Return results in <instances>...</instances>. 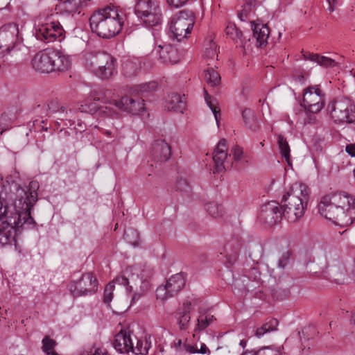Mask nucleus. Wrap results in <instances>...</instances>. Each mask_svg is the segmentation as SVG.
Listing matches in <instances>:
<instances>
[{
    "label": "nucleus",
    "mask_w": 355,
    "mask_h": 355,
    "mask_svg": "<svg viewBox=\"0 0 355 355\" xmlns=\"http://www.w3.org/2000/svg\"><path fill=\"white\" fill-rule=\"evenodd\" d=\"M324 93L318 86H310L304 90L302 105L309 112L317 114L324 106Z\"/></svg>",
    "instance_id": "9d476101"
},
{
    "label": "nucleus",
    "mask_w": 355,
    "mask_h": 355,
    "mask_svg": "<svg viewBox=\"0 0 355 355\" xmlns=\"http://www.w3.org/2000/svg\"><path fill=\"white\" fill-rule=\"evenodd\" d=\"M156 52L164 63L175 64L180 60L177 49L171 44L159 45Z\"/></svg>",
    "instance_id": "5701e85b"
},
{
    "label": "nucleus",
    "mask_w": 355,
    "mask_h": 355,
    "mask_svg": "<svg viewBox=\"0 0 355 355\" xmlns=\"http://www.w3.org/2000/svg\"><path fill=\"white\" fill-rule=\"evenodd\" d=\"M319 204L349 209L355 207V198L343 192H335L324 196Z\"/></svg>",
    "instance_id": "f3484780"
},
{
    "label": "nucleus",
    "mask_w": 355,
    "mask_h": 355,
    "mask_svg": "<svg viewBox=\"0 0 355 355\" xmlns=\"http://www.w3.org/2000/svg\"><path fill=\"white\" fill-rule=\"evenodd\" d=\"M282 216V205L280 207L277 201H270L261 206L258 218L261 223L273 226L281 221Z\"/></svg>",
    "instance_id": "ddd939ff"
},
{
    "label": "nucleus",
    "mask_w": 355,
    "mask_h": 355,
    "mask_svg": "<svg viewBox=\"0 0 355 355\" xmlns=\"http://www.w3.org/2000/svg\"><path fill=\"white\" fill-rule=\"evenodd\" d=\"M189 0H166L167 5L171 8H178L184 6Z\"/></svg>",
    "instance_id": "3c124183"
},
{
    "label": "nucleus",
    "mask_w": 355,
    "mask_h": 355,
    "mask_svg": "<svg viewBox=\"0 0 355 355\" xmlns=\"http://www.w3.org/2000/svg\"><path fill=\"white\" fill-rule=\"evenodd\" d=\"M205 79L206 82L212 87L217 86L220 83L219 73L212 68L205 70Z\"/></svg>",
    "instance_id": "c9c22d12"
},
{
    "label": "nucleus",
    "mask_w": 355,
    "mask_h": 355,
    "mask_svg": "<svg viewBox=\"0 0 355 355\" xmlns=\"http://www.w3.org/2000/svg\"><path fill=\"white\" fill-rule=\"evenodd\" d=\"M194 24L193 12L191 10H183L172 18L169 30L173 35V37L180 42L191 33Z\"/></svg>",
    "instance_id": "6e6552de"
},
{
    "label": "nucleus",
    "mask_w": 355,
    "mask_h": 355,
    "mask_svg": "<svg viewBox=\"0 0 355 355\" xmlns=\"http://www.w3.org/2000/svg\"><path fill=\"white\" fill-rule=\"evenodd\" d=\"M231 153L235 161H239L243 157V150L238 145H235L232 148Z\"/></svg>",
    "instance_id": "09e8293b"
},
{
    "label": "nucleus",
    "mask_w": 355,
    "mask_h": 355,
    "mask_svg": "<svg viewBox=\"0 0 355 355\" xmlns=\"http://www.w3.org/2000/svg\"><path fill=\"white\" fill-rule=\"evenodd\" d=\"M345 151L351 157H355V144H349L345 146Z\"/></svg>",
    "instance_id": "13d9d810"
},
{
    "label": "nucleus",
    "mask_w": 355,
    "mask_h": 355,
    "mask_svg": "<svg viewBox=\"0 0 355 355\" xmlns=\"http://www.w3.org/2000/svg\"><path fill=\"white\" fill-rule=\"evenodd\" d=\"M254 355H277L269 348L265 347L260 349L257 351H254Z\"/></svg>",
    "instance_id": "6e6d98bb"
},
{
    "label": "nucleus",
    "mask_w": 355,
    "mask_h": 355,
    "mask_svg": "<svg viewBox=\"0 0 355 355\" xmlns=\"http://www.w3.org/2000/svg\"><path fill=\"white\" fill-rule=\"evenodd\" d=\"M242 117L245 124L251 130H255L257 128V120L253 112L250 109H245L242 112Z\"/></svg>",
    "instance_id": "e433bc0d"
},
{
    "label": "nucleus",
    "mask_w": 355,
    "mask_h": 355,
    "mask_svg": "<svg viewBox=\"0 0 355 355\" xmlns=\"http://www.w3.org/2000/svg\"><path fill=\"white\" fill-rule=\"evenodd\" d=\"M225 264L229 268L234 265L239 259V249L236 246H226L225 248Z\"/></svg>",
    "instance_id": "2f4dec72"
},
{
    "label": "nucleus",
    "mask_w": 355,
    "mask_h": 355,
    "mask_svg": "<svg viewBox=\"0 0 355 355\" xmlns=\"http://www.w3.org/2000/svg\"><path fill=\"white\" fill-rule=\"evenodd\" d=\"M278 320L275 318L270 319L268 322L264 323L261 327L257 328L255 331V336L261 338L265 334L277 330Z\"/></svg>",
    "instance_id": "473e14b6"
},
{
    "label": "nucleus",
    "mask_w": 355,
    "mask_h": 355,
    "mask_svg": "<svg viewBox=\"0 0 355 355\" xmlns=\"http://www.w3.org/2000/svg\"><path fill=\"white\" fill-rule=\"evenodd\" d=\"M241 355H254V351H245Z\"/></svg>",
    "instance_id": "0e129e2a"
},
{
    "label": "nucleus",
    "mask_w": 355,
    "mask_h": 355,
    "mask_svg": "<svg viewBox=\"0 0 355 355\" xmlns=\"http://www.w3.org/2000/svg\"><path fill=\"white\" fill-rule=\"evenodd\" d=\"M150 347V343H149L146 340H137V345L134 347L133 344L132 349H131L130 352L135 354L146 355L148 354Z\"/></svg>",
    "instance_id": "4c0bfd02"
},
{
    "label": "nucleus",
    "mask_w": 355,
    "mask_h": 355,
    "mask_svg": "<svg viewBox=\"0 0 355 355\" xmlns=\"http://www.w3.org/2000/svg\"><path fill=\"white\" fill-rule=\"evenodd\" d=\"M184 97V95L182 96L179 94L171 93L165 101V109L182 113L186 105Z\"/></svg>",
    "instance_id": "393cba45"
},
{
    "label": "nucleus",
    "mask_w": 355,
    "mask_h": 355,
    "mask_svg": "<svg viewBox=\"0 0 355 355\" xmlns=\"http://www.w3.org/2000/svg\"><path fill=\"white\" fill-rule=\"evenodd\" d=\"M71 61L69 55L62 51L46 49L37 52L31 60L34 70L41 73L63 71L70 68Z\"/></svg>",
    "instance_id": "20e7f679"
},
{
    "label": "nucleus",
    "mask_w": 355,
    "mask_h": 355,
    "mask_svg": "<svg viewBox=\"0 0 355 355\" xmlns=\"http://www.w3.org/2000/svg\"><path fill=\"white\" fill-rule=\"evenodd\" d=\"M240 345L244 348L245 345H246V342L245 340H241L240 341Z\"/></svg>",
    "instance_id": "774afa93"
},
{
    "label": "nucleus",
    "mask_w": 355,
    "mask_h": 355,
    "mask_svg": "<svg viewBox=\"0 0 355 355\" xmlns=\"http://www.w3.org/2000/svg\"><path fill=\"white\" fill-rule=\"evenodd\" d=\"M205 101L207 104V105L209 107L211 110L212 111L215 119L216 121L217 124H218L219 122V117L220 116V109L213 103L212 101L211 100V96L208 94L207 91L205 89Z\"/></svg>",
    "instance_id": "ea45409f"
},
{
    "label": "nucleus",
    "mask_w": 355,
    "mask_h": 355,
    "mask_svg": "<svg viewBox=\"0 0 355 355\" xmlns=\"http://www.w3.org/2000/svg\"><path fill=\"white\" fill-rule=\"evenodd\" d=\"M171 155V146L164 140H156L152 145L151 156L155 162H165L170 159Z\"/></svg>",
    "instance_id": "aec40b11"
},
{
    "label": "nucleus",
    "mask_w": 355,
    "mask_h": 355,
    "mask_svg": "<svg viewBox=\"0 0 355 355\" xmlns=\"http://www.w3.org/2000/svg\"><path fill=\"white\" fill-rule=\"evenodd\" d=\"M336 62L330 58L319 55L318 64L324 67H334L336 65Z\"/></svg>",
    "instance_id": "de8ad7c7"
},
{
    "label": "nucleus",
    "mask_w": 355,
    "mask_h": 355,
    "mask_svg": "<svg viewBox=\"0 0 355 355\" xmlns=\"http://www.w3.org/2000/svg\"><path fill=\"white\" fill-rule=\"evenodd\" d=\"M91 97L94 101H101L108 104V106L114 105L116 108H118L117 103L119 99L117 98L114 89H103L98 92L94 91L91 93Z\"/></svg>",
    "instance_id": "b1692460"
},
{
    "label": "nucleus",
    "mask_w": 355,
    "mask_h": 355,
    "mask_svg": "<svg viewBox=\"0 0 355 355\" xmlns=\"http://www.w3.org/2000/svg\"><path fill=\"white\" fill-rule=\"evenodd\" d=\"M278 320L275 318L270 319L268 322L264 323L261 327L257 328L255 331V336L261 338L265 334L277 330Z\"/></svg>",
    "instance_id": "72a5a7b5"
},
{
    "label": "nucleus",
    "mask_w": 355,
    "mask_h": 355,
    "mask_svg": "<svg viewBox=\"0 0 355 355\" xmlns=\"http://www.w3.org/2000/svg\"><path fill=\"white\" fill-rule=\"evenodd\" d=\"M13 121V118L10 116L8 113H3L0 116V130L2 134L5 130L8 129Z\"/></svg>",
    "instance_id": "a19ab883"
},
{
    "label": "nucleus",
    "mask_w": 355,
    "mask_h": 355,
    "mask_svg": "<svg viewBox=\"0 0 355 355\" xmlns=\"http://www.w3.org/2000/svg\"><path fill=\"white\" fill-rule=\"evenodd\" d=\"M116 60L110 53L98 52L86 60V67L97 77L109 79L116 73Z\"/></svg>",
    "instance_id": "423d86ee"
},
{
    "label": "nucleus",
    "mask_w": 355,
    "mask_h": 355,
    "mask_svg": "<svg viewBox=\"0 0 355 355\" xmlns=\"http://www.w3.org/2000/svg\"><path fill=\"white\" fill-rule=\"evenodd\" d=\"M351 321L355 324V313H352L351 315Z\"/></svg>",
    "instance_id": "69168bd1"
},
{
    "label": "nucleus",
    "mask_w": 355,
    "mask_h": 355,
    "mask_svg": "<svg viewBox=\"0 0 355 355\" xmlns=\"http://www.w3.org/2000/svg\"><path fill=\"white\" fill-rule=\"evenodd\" d=\"M327 111L336 124L355 123V100L338 96L327 105Z\"/></svg>",
    "instance_id": "39448f33"
},
{
    "label": "nucleus",
    "mask_w": 355,
    "mask_h": 355,
    "mask_svg": "<svg viewBox=\"0 0 355 355\" xmlns=\"http://www.w3.org/2000/svg\"><path fill=\"white\" fill-rule=\"evenodd\" d=\"M42 351L47 354L55 349V346L57 345V343L55 340L51 338L49 336H46L42 340Z\"/></svg>",
    "instance_id": "58836bf2"
},
{
    "label": "nucleus",
    "mask_w": 355,
    "mask_h": 355,
    "mask_svg": "<svg viewBox=\"0 0 355 355\" xmlns=\"http://www.w3.org/2000/svg\"><path fill=\"white\" fill-rule=\"evenodd\" d=\"M190 306L191 302L184 303L183 310L177 313L178 324L182 331L187 330L189 327L191 320Z\"/></svg>",
    "instance_id": "cd10ccee"
},
{
    "label": "nucleus",
    "mask_w": 355,
    "mask_h": 355,
    "mask_svg": "<svg viewBox=\"0 0 355 355\" xmlns=\"http://www.w3.org/2000/svg\"><path fill=\"white\" fill-rule=\"evenodd\" d=\"M124 239L132 245H135L138 241V234L133 229L126 230L124 232Z\"/></svg>",
    "instance_id": "c03bdc74"
},
{
    "label": "nucleus",
    "mask_w": 355,
    "mask_h": 355,
    "mask_svg": "<svg viewBox=\"0 0 355 355\" xmlns=\"http://www.w3.org/2000/svg\"><path fill=\"white\" fill-rule=\"evenodd\" d=\"M135 13L147 27L158 26L162 21L161 8L153 0H138L135 6Z\"/></svg>",
    "instance_id": "0eeeda50"
},
{
    "label": "nucleus",
    "mask_w": 355,
    "mask_h": 355,
    "mask_svg": "<svg viewBox=\"0 0 355 355\" xmlns=\"http://www.w3.org/2000/svg\"><path fill=\"white\" fill-rule=\"evenodd\" d=\"M114 289V285L112 282L108 283L104 290L103 302L107 304H110L113 297V291Z\"/></svg>",
    "instance_id": "37998d69"
},
{
    "label": "nucleus",
    "mask_w": 355,
    "mask_h": 355,
    "mask_svg": "<svg viewBox=\"0 0 355 355\" xmlns=\"http://www.w3.org/2000/svg\"><path fill=\"white\" fill-rule=\"evenodd\" d=\"M112 282L114 285V284H117L119 285H122L124 286H128L129 284L128 279L124 275H119L116 277L115 279Z\"/></svg>",
    "instance_id": "603ef678"
},
{
    "label": "nucleus",
    "mask_w": 355,
    "mask_h": 355,
    "mask_svg": "<svg viewBox=\"0 0 355 355\" xmlns=\"http://www.w3.org/2000/svg\"><path fill=\"white\" fill-rule=\"evenodd\" d=\"M277 144L280 153L288 165L291 164V149L286 139L282 135H277Z\"/></svg>",
    "instance_id": "7c9ffc66"
},
{
    "label": "nucleus",
    "mask_w": 355,
    "mask_h": 355,
    "mask_svg": "<svg viewBox=\"0 0 355 355\" xmlns=\"http://www.w3.org/2000/svg\"><path fill=\"white\" fill-rule=\"evenodd\" d=\"M318 207L322 216L340 227H347L355 220V207L345 209L336 207H328L323 204H318Z\"/></svg>",
    "instance_id": "1a4fd4ad"
},
{
    "label": "nucleus",
    "mask_w": 355,
    "mask_h": 355,
    "mask_svg": "<svg viewBox=\"0 0 355 355\" xmlns=\"http://www.w3.org/2000/svg\"><path fill=\"white\" fill-rule=\"evenodd\" d=\"M298 80L300 83H303L304 80V77L303 76H298Z\"/></svg>",
    "instance_id": "338daca9"
},
{
    "label": "nucleus",
    "mask_w": 355,
    "mask_h": 355,
    "mask_svg": "<svg viewBox=\"0 0 355 355\" xmlns=\"http://www.w3.org/2000/svg\"><path fill=\"white\" fill-rule=\"evenodd\" d=\"M217 56V46L215 43L211 42L209 47L207 48L205 51L204 57L207 59H214Z\"/></svg>",
    "instance_id": "49530a36"
},
{
    "label": "nucleus",
    "mask_w": 355,
    "mask_h": 355,
    "mask_svg": "<svg viewBox=\"0 0 355 355\" xmlns=\"http://www.w3.org/2000/svg\"><path fill=\"white\" fill-rule=\"evenodd\" d=\"M175 188L177 190L188 193L191 191V187L187 180L183 178H178L176 184Z\"/></svg>",
    "instance_id": "a18cd8bd"
},
{
    "label": "nucleus",
    "mask_w": 355,
    "mask_h": 355,
    "mask_svg": "<svg viewBox=\"0 0 355 355\" xmlns=\"http://www.w3.org/2000/svg\"><path fill=\"white\" fill-rule=\"evenodd\" d=\"M132 340L129 331L121 330L114 338L113 345L120 353H128L132 349Z\"/></svg>",
    "instance_id": "4be33fe9"
},
{
    "label": "nucleus",
    "mask_w": 355,
    "mask_h": 355,
    "mask_svg": "<svg viewBox=\"0 0 355 355\" xmlns=\"http://www.w3.org/2000/svg\"><path fill=\"white\" fill-rule=\"evenodd\" d=\"M18 26L10 23L0 28V56L9 53L15 46L18 40Z\"/></svg>",
    "instance_id": "f8f14e48"
},
{
    "label": "nucleus",
    "mask_w": 355,
    "mask_h": 355,
    "mask_svg": "<svg viewBox=\"0 0 355 355\" xmlns=\"http://www.w3.org/2000/svg\"><path fill=\"white\" fill-rule=\"evenodd\" d=\"M125 15L118 7L110 5L96 10L89 18L92 33L103 39H111L121 31Z\"/></svg>",
    "instance_id": "f03ea898"
},
{
    "label": "nucleus",
    "mask_w": 355,
    "mask_h": 355,
    "mask_svg": "<svg viewBox=\"0 0 355 355\" xmlns=\"http://www.w3.org/2000/svg\"><path fill=\"white\" fill-rule=\"evenodd\" d=\"M64 30L59 22L52 21L42 24L36 31V37L46 43L57 40H62Z\"/></svg>",
    "instance_id": "dca6fc26"
},
{
    "label": "nucleus",
    "mask_w": 355,
    "mask_h": 355,
    "mask_svg": "<svg viewBox=\"0 0 355 355\" xmlns=\"http://www.w3.org/2000/svg\"><path fill=\"white\" fill-rule=\"evenodd\" d=\"M91 99L84 101L78 107L80 112L88 113L91 114H96L101 119L112 118L117 119L120 117L119 112L110 106L98 107L94 102L92 98Z\"/></svg>",
    "instance_id": "2eb2a0df"
},
{
    "label": "nucleus",
    "mask_w": 355,
    "mask_h": 355,
    "mask_svg": "<svg viewBox=\"0 0 355 355\" xmlns=\"http://www.w3.org/2000/svg\"><path fill=\"white\" fill-rule=\"evenodd\" d=\"M141 279H144L142 281H141V288H142V292L143 294L144 293V292L147 291L148 290H149L150 288V286H149V282H148L147 280V277H148V275H145L144 274H141Z\"/></svg>",
    "instance_id": "5fc2aeb1"
},
{
    "label": "nucleus",
    "mask_w": 355,
    "mask_h": 355,
    "mask_svg": "<svg viewBox=\"0 0 355 355\" xmlns=\"http://www.w3.org/2000/svg\"><path fill=\"white\" fill-rule=\"evenodd\" d=\"M288 258H289V252H286V253H284L282 255V257L281 259H279L278 261L279 268L284 269L288 263Z\"/></svg>",
    "instance_id": "864d4df0"
},
{
    "label": "nucleus",
    "mask_w": 355,
    "mask_h": 355,
    "mask_svg": "<svg viewBox=\"0 0 355 355\" xmlns=\"http://www.w3.org/2000/svg\"><path fill=\"white\" fill-rule=\"evenodd\" d=\"M253 37L256 40L257 47L266 46L270 35L269 27L266 24L251 21Z\"/></svg>",
    "instance_id": "412c9836"
},
{
    "label": "nucleus",
    "mask_w": 355,
    "mask_h": 355,
    "mask_svg": "<svg viewBox=\"0 0 355 355\" xmlns=\"http://www.w3.org/2000/svg\"><path fill=\"white\" fill-rule=\"evenodd\" d=\"M208 214L213 218L221 217L224 214L223 206L216 202H210L205 205Z\"/></svg>",
    "instance_id": "f704fd0d"
},
{
    "label": "nucleus",
    "mask_w": 355,
    "mask_h": 355,
    "mask_svg": "<svg viewBox=\"0 0 355 355\" xmlns=\"http://www.w3.org/2000/svg\"><path fill=\"white\" fill-rule=\"evenodd\" d=\"M302 53L304 60H311L318 64L319 54L304 51V50L302 51Z\"/></svg>",
    "instance_id": "8fccbe9b"
},
{
    "label": "nucleus",
    "mask_w": 355,
    "mask_h": 355,
    "mask_svg": "<svg viewBox=\"0 0 355 355\" xmlns=\"http://www.w3.org/2000/svg\"><path fill=\"white\" fill-rule=\"evenodd\" d=\"M227 157V140L222 139L218 141L213 153L214 173H220L232 168V162L228 160Z\"/></svg>",
    "instance_id": "a211bd4d"
},
{
    "label": "nucleus",
    "mask_w": 355,
    "mask_h": 355,
    "mask_svg": "<svg viewBox=\"0 0 355 355\" xmlns=\"http://www.w3.org/2000/svg\"><path fill=\"white\" fill-rule=\"evenodd\" d=\"M144 101L141 98L124 96L117 103L118 110L136 115L144 110Z\"/></svg>",
    "instance_id": "6ab92c4d"
},
{
    "label": "nucleus",
    "mask_w": 355,
    "mask_h": 355,
    "mask_svg": "<svg viewBox=\"0 0 355 355\" xmlns=\"http://www.w3.org/2000/svg\"><path fill=\"white\" fill-rule=\"evenodd\" d=\"M329 3V7L327 8L330 12H334L336 10V6L338 4V0H327Z\"/></svg>",
    "instance_id": "052dcab7"
},
{
    "label": "nucleus",
    "mask_w": 355,
    "mask_h": 355,
    "mask_svg": "<svg viewBox=\"0 0 355 355\" xmlns=\"http://www.w3.org/2000/svg\"><path fill=\"white\" fill-rule=\"evenodd\" d=\"M65 111V107L63 105H60L58 101H51L47 105H38L36 110L37 112L41 114V117L43 118V114L47 116L50 114L55 113L57 112Z\"/></svg>",
    "instance_id": "c85d7f7f"
},
{
    "label": "nucleus",
    "mask_w": 355,
    "mask_h": 355,
    "mask_svg": "<svg viewBox=\"0 0 355 355\" xmlns=\"http://www.w3.org/2000/svg\"><path fill=\"white\" fill-rule=\"evenodd\" d=\"M184 349L187 352H189L190 354L198 353L197 347L190 344H184Z\"/></svg>",
    "instance_id": "680f3d73"
},
{
    "label": "nucleus",
    "mask_w": 355,
    "mask_h": 355,
    "mask_svg": "<svg viewBox=\"0 0 355 355\" xmlns=\"http://www.w3.org/2000/svg\"><path fill=\"white\" fill-rule=\"evenodd\" d=\"M157 87V84L155 82H150L135 86V90L138 93L144 94L155 90Z\"/></svg>",
    "instance_id": "79ce46f5"
},
{
    "label": "nucleus",
    "mask_w": 355,
    "mask_h": 355,
    "mask_svg": "<svg viewBox=\"0 0 355 355\" xmlns=\"http://www.w3.org/2000/svg\"><path fill=\"white\" fill-rule=\"evenodd\" d=\"M198 353L202 354L210 355L211 351L209 350V349L207 347V345L205 343H201L200 348L199 349H198Z\"/></svg>",
    "instance_id": "bf43d9fd"
},
{
    "label": "nucleus",
    "mask_w": 355,
    "mask_h": 355,
    "mask_svg": "<svg viewBox=\"0 0 355 355\" xmlns=\"http://www.w3.org/2000/svg\"><path fill=\"white\" fill-rule=\"evenodd\" d=\"M40 184L31 181L28 187L12 183L9 192L4 186L0 191V243L15 241L17 231L36 227L31 210L37 201Z\"/></svg>",
    "instance_id": "f257e3e1"
},
{
    "label": "nucleus",
    "mask_w": 355,
    "mask_h": 355,
    "mask_svg": "<svg viewBox=\"0 0 355 355\" xmlns=\"http://www.w3.org/2000/svg\"><path fill=\"white\" fill-rule=\"evenodd\" d=\"M215 321L216 318L211 314L209 310H200L197 319V324L194 329L195 332L204 331L206 328L211 326Z\"/></svg>",
    "instance_id": "a878e982"
},
{
    "label": "nucleus",
    "mask_w": 355,
    "mask_h": 355,
    "mask_svg": "<svg viewBox=\"0 0 355 355\" xmlns=\"http://www.w3.org/2000/svg\"><path fill=\"white\" fill-rule=\"evenodd\" d=\"M97 288L98 280L92 272L83 274L80 279L73 281L69 285V291L73 297L93 294Z\"/></svg>",
    "instance_id": "9b49d317"
},
{
    "label": "nucleus",
    "mask_w": 355,
    "mask_h": 355,
    "mask_svg": "<svg viewBox=\"0 0 355 355\" xmlns=\"http://www.w3.org/2000/svg\"><path fill=\"white\" fill-rule=\"evenodd\" d=\"M327 268V262L324 261L322 263L321 266L319 267L318 270H316V268L310 269V272H312L315 274L318 273H323L325 272V269Z\"/></svg>",
    "instance_id": "4d7b16f0"
},
{
    "label": "nucleus",
    "mask_w": 355,
    "mask_h": 355,
    "mask_svg": "<svg viewBox=\"0 0 355 355\" xmlns=\"http://www.w3.org/2000/svg\"><path fill=\"white\" fill-rule=\"evenodd\" d=\"M143 295V293H136L133 295L132 302L138 300Z\"/></svg>",
    "instance_id": "e2e57ef3"
},
{
    "label": "nucleus",
    "mask_w": 355,
    "mask_h": 355,
    "mask_svg": "<svg viewBox=\"0 0 355 355\" xmlns=\"http://www.w3.org/2000/svg\"><path fill=\"white\" fill-rule=\"evenodd\" d=\"M309 199V187L301 183L293 184L282 199L284 217L290 223L297 221L304 216Z\"/></svg>",
    "instance_id": "7ed1b4c3"
},
{
    "label": "nucleus",
    "mask_w": 355,
    "mask_h": 355,
    "mask_svg": "<svg viewBox=\"0 0 355 355\" xmlns=\"http://www.w3.org/2000/svg\"><path fill=\"white\" fill-rule=\"evenodd\" d=\"M185 278L184 275L177 273L172 275L166 282V285L158 287L156 290L157 298L165 300L178 293L184 286Z\"/></svg>",
    "instance_id": "4468645a"
},
{
    "label": "nucleus",
    "mask_w": 355,
    "mask_h": 355,
    "mask_svg": "<svg viewBox=\"0 0 355 355\" xmlns=\"http://www.w3.org/2000/svg\"><path fill=\"white\" fill-rule=\"evenodd\" d=\"M328 275L338 284H343L346 275V270L343 264L338 263L331 266Z\"/></svg>",
    "instance_id": "c756f323"
},
{
    "label": "nucleus",
    "mask_w": 355,
    "mask_h": 355,
    "mask_svg": "<svg viewBox=\"0 0 355 355\" xmlns=\"http://www.w3.org/2000/svg\"><path fill=\"white\" fill-rule=\"evenodd\" d=\"M227 35L234 42L239 44L243 51H245L247 41L243 37V33L233 23H229L225 28Z\"/></svg>",
    "instance_id": "bb28decb"
}]
</instances>
